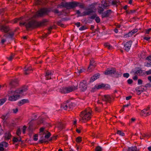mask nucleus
I'll return each mask as SVG.
<instances>
[{"label": "nucleus", "mask_w": 151, "mask_h": 151, "mask_svg": "<svg viewBox=\"0 0 151 151\" xmlns=\"http://www.w3.org/2000/svg\"><path fill=\"white\" fill-rule=\"evenodd\" d=\"M78 84L75 86H72L68 87H62L59 89V92L62 93H68L78 89Z\"/></svg>", "instance_id": "obj_6"}, {"label": "nucleus", "mask_w": 151, "mask_h": 151, "mask_svg": "<svg viewBox=\"0 0 151 151\" xmlns=\"http://www.w3.org/2000/svg\"><path fill=\"white\" fill-rule=\"evenodd\" d=\"M47 141H45V139H41L39 141V143H42L43 142H46Z\"/></svg>", "instance_id": "obj_46"}, {"label": "nucleus", "mask_w": 151, "mask_h": 151, "mask_svg": "<svg viewBox=\"0 0 151 151\" xmlns=\"http://www.w3.org/2000/svg\"><path fill=\"white\" fill-rule=\"evenodd\" d=\"M127 82L128 84H130L132 83L133 80L132 79H129L127 80Z\"/></svg>", "instance_id": "obj_50"}, {"label": "nucleus", "mask_w": 151, "mask_h": 151, "mask_svg": "<svg viewBox=\"0 0 151 151\" xmlns=\"http://www.w3.org/2000/svg\"><path fill=\"white\" fill-rule=\"evenodd\" d=\"M95 20L96 22L97 23H99L100 22V19L99 17H96Z\"/></svg>", "instance_id": "obj_43"}, {"label": "nucleus", "mask_w": 151, "mask_h": 151, "mask_svg": "<svg viewBox=\"0 0 151 151\" xmlns=\"http://www.w3.org/2000/svg\"><path fill=\"white\" fill-rule=\"evenodd\" d=\"M28 90L27 87L26 86H24L22 88L17 90V93L22 94V93L26 92Z\"/></svg>", "instance_id": "obj_17"}, {"label": "nucleus", "mask_w": 151, "mask_h": 151, "mask_svg": "<svg viewBox=\"0 0 151 151\" xmlns=\"http://www.w3.org/2000/svg\"><path fill=\"white\" fill-rule=\"evenodd\" d=\"M117 134H119L120 135L122 136H124L125 135L124 133L122 132L120 130H117Z\"/></svg>", "instance_id": "obj_34"}, {"label": "nucleus", "mask_w": 151, "mask_h": 151, "mask_svg": "<svg viewBox=\"0 0 151 151\" xmlns=\"http://www.w3.org/2000/svg\"><path fill=\"white\" fill-rule=\"evenodd\" d=\"M75 11L76 12V13L75 14H77L78 15L77 17L83 16V13L82 14L81 13L80 10H76Z\"/></svg>", "instance_id": "obj_27"}, {"label": "nucleus", "mask_w": 151, "mask_h": 151, "mask_svg": "<svg viewBox=\"0 0 151 151\" xmlns=\"http://www.w3.org/2000/svg\"><path fill=\"white\" fill-rule=\"evenodd\" d=\"M38 137V134H35L33 137V140L35 141H36L38 140L37 137Z\"/></svg>", "instance_id": "obj_38"}, {"label": "nucleus", "mask_w": 151, "mask_h": 151, "mask_svg": "<svg viewBox=\"0 0 151 151\" xmlns=\"http://www.w3.org/2000/svg\"><path fill=\"white\" fill-rule=\"evenodd\" d=\"M146 59L147 60L151 61V55L148 56Z\"/></svg>", "instance_id": "obj_64"}, {"label": "nucleus", "mask_w": 151, "mask_h": 151, "mask_svg": "<svg viewBox=\"0 0 151 151\" xmlns=\"http://www.w3.org/2000/svg\"><path fill=\"white\" fill-rule=\"evenodd\" d=\"M87 109L82 111L80 114V116L81 118L80 119V121L86 122L89 120L91 118V113Z\"/></svg>", "instance_id": "obj_4"}, {"label": "nucleus", "mask_w": 151, "mask_h": 151, "mask_svg": "<svg viewBox=\"0 0 151 151\" xmlns=\"http://www.w3.org/2000/svg\"><path fill=\"white\" fill-rule=\"evenodd\" d=\"M99 7L100 8V9H98V12L99 13L101 14V13H102L104 11V9L103 8L100 6H99Z\"/></svg>", "instance_id": "obj_36"}, {"label": "nucleus", "mask_w": 151, "mask_h": 151, "mask_svg": "<svg viewBox=\"0 0 151 151\" xmlns=\"http://www.w3.org/2000/svg\"><path fill=\"white\" fill-rule=\"evenodd\" d=\"M18 83V81L16 80L12 81L9 83L10 88H15L17 86Z\"/></svg>", "instance_id": "obj_15"}, {"label": "nucleus", "mask_w": 151, "mask_h": 151, "mask_svg": "<svg viewBox=\"0 0 151 151\" xmlns=\"http://www.w3.org/2000/svg\"><path fill=\"white\" fill-rule=\"evenodd\" d=\"M12 110L14 113L16 114L18 112V108H17L15 109H13Z\"/></svg>", "instance_id": "obj_52"}, {"label": "nucleus", "mask_w": 151, "mask_h": 151, "mask_svg": "<svg viewBox=\"0 0 151 151\" xmlns=\"http://www.w3.org/2000/svg\"><path fill=\"white\" fill-rule=\"evenodd\" d=\"M0 143L2 145L1 146H3V147H7L8 146V143L5 142H2Z\"/></svg>", "instance_id": "obj_31"}, {"label": "nucleus", "mask_w": 151, "mask_h": 151, "mask_svg": "<svg viewBox=\"0 0 151 151\" xmlns=\"http://www.w3.org/2000/svg\"><path fill=\"white\" fill-rule=\"evenodd\" d=\"M58 127L59 129H62L64 128L65 125L60 122H58Z\"/></svg>", "instance_id": "obj_24"}, {"label": "nucleus", "mask_w": 151, "mask_h": 151, "mask_svg": "<svg viewBox=\"0 0 151 151\" xmlns=\"http://www.w3.org/2000/svg\"><path fill=\"white\" fill-rule=\"evenodd\" d=\"M87 29V28L86 27L84 26H83L80 27V28H79V30L81 31H83Z\"/></svg>", "instance_id": "obj_48"}, {"label": "nucleus", "mask_w": 151, "mask_h": 151, "mask_svg": "<svg viewBox=\"0 0 151 151\" xmlns=\"http://www.w3.org/2000/svg\"><path fill=\"white\" fill-rule=\"evenodd\" d=\"M146 73L147 75L151 74V70L150 69L148 71H146Z\"/></svg>", "instance_id": "obj_58"}, {"label": "nucleus", "mask_w": 151, "mask_h": 151, "mask_svg": "<svg viewBox=\"0 0 151 151\" xmlns=\"http://www.w3.org/2000/svg\"><path fill=\"white\" fill-rule=\"evenodd\" d=\"M26 128H27V127L25 126H24L23 127V133L24 134L25 133V131H26Z\"/></svg>", "instance_id": "obj_59"}, {"label": "nucleus", "mask_w": 151, "mask_h": 151, "mask_svg": "<svg viewBox=\"0 0 151 151\" xmlns=\"http://www.w3.org/2000/svg\"><path fill=\"white\" fill-rule=\"evenodd\" d=\"M1 145H2L0 142V151H3L4 150V148L3 146H1Z\"/></svg>", "instance_id": "obj_57"}, {"label": "nucleus", "mask_w": 151, "mask_h": 151, "mask_svg": "<svg viewBox=\"0 0 151 151\" xmlns=\"http://www.w3.org/2000/svg\"><path fill=\"white\" fill-rule=\"evenodd\" d=\"M142 70H137L135 73V74H139L140 75H142Z\"/></svg>", "instance_id": "obj_33"}, {"label": "nucleus", "mask_w": 151, "mask_h": 151, "mask_svg": "<svg viewBox=\"0 0 151 151\" xmlns=\"http://www.w3.org/2000/svg\"><path fill=\"white\" fill-rule=\"evenodd\" d=\"M66 102V103H64L61 105V108L65 110H69L73 108L74 104L72 102L68 104V101H67Z\"/></svg>", "instance_id": "obj_9"}, {"label": "nucleus", "mask_w": 151, "mask_h": 151, "mask_svg": "<svg viewBox=\"0 0 151 151\" xmlns=\"http://www.w3.org/2000/svg\"><path fill=\"white\" fill-rule=\"evenodd\" d=\"M81 141V137H78L76 138V141L77 142H80Z\"/></svg>", "instance_id": "obj_39"}, {"label": "nucleus", "mask_w": 151, "mask_h": 151, "mask_svg": "<svg viewBox=\"0 0 151 151\" xmlns=\"http://www.w3.org/2000/svg\"><path fill=\"white\" fill-rule=\"evenodd\" d=\"M29 71H27V70H25L24 71V74L25 75H28L29 74Z\"/></svg>", "instance_id": "obj_62"}, {"label": "nucleus", "mask_w": 151, "mask_h": 151, "mask_svg": "<svg viewBox=\"0 0 151 151\" xmlns=\"http://www.w3.org/2000/svg\"><path fill=\"white\" fill-rule=\"evenodd\" d=\"M97 89L96 87V85L95 86L93 87L92 88V89L91 90V92H94Z\"/></svg>", "instance_id": "obj_37"}, {"label": "nucleus", "mask_w": 151, "mask_h": 151, "mask_svg": "<svg viewBox=\"0 0 151 151\" xmlns=\"http://www.w3.org/2000/svg\"><path fill=\"white\" fill-rule=\"evenodd\" d=\"M102 100L105 101L109 102H110L111 100V97L108 95H104V96L102 98Z\"/></svg>", "instance_id": "obj_21"}, {"label": "nucleus", "mask_w": 151, "mask_h": 151, "mask_svg": "<svg viewBox=\"0 0 151 151\" xmlns=\"http://www.w3.org/2000/svg\"><path fill=\"white\" fill-rule=\"evenodd\" d=\"M0 30L2 32L7 33L5 34L4 36L6 38H9L13 39V37L14 35V33L13 32H8L10 30L9 27L4 25H0Z\"/></svg>", "instance_id": "obj_3"}, {"label": "nucleus", "mask_w": 151, "mask_h": 151, "mask_svg": "<svg viewBox=\"0 0 151 151\" xmlns=\"http://www.w3.org/2000/svg\"><path fill=\"white\" fill-rule=\"evenodd\" d=\"M104 46L108 48L109 49H113V47L111 46L109 43H106L104 44Z\"/></svg>", "instance_id": "obj_28"}, {"label": "nucleus", "mask_w": 151, "mask_h": 151, "mask_svg": "<svg viewBox=\"0 0 151 151\" xmlns=\"http://www.w3.org/2000/svg\"><path fill=\"white\" fill-rule=\"evenodd\" d=\"M136 91V92H137V94L138 95H140L141 93H142V92H141L140 90H139V89H138V90H135Z\"/></svg>", "instance_id": "obj_61"}, {"label": "nucleus", "mask_w": 151, "mask_h": 151, "mask_svg": "<svg viewBox=\"0 0 151 151\" xmlns=\"http://www.w3.org/2000/svg\"><path fill=\"white\" fill-rule=\"evenodd\" d=\"M128 149V151H137V148L136 146L129 147Z\"/></svg>", "instance_id": "obj_26"}, {"label": "nucleus", "mask_w": 151, "mask_h": 151, "mask_svg": "<svg viewBox=\"0 0 151 151\" xmlns=\"http://www.w3.org/2000/svg\"><path fill=\"white\" fill-rule=\"evenodd\" d=\"M65 19L64 18H63L61 19V20L57 22V24L59 25L60 26V25H61V24H62L61 23V22L65 20Z\"/></svg>", "instance_id": "obj_41"}, {"label": "nucleus", "mask_w": 151, "mask_h": 151, "mask_svg": "<svg viewBox=\"0 0 151 151\" xmlns=\"http://www.w3.org/2000/svg\"><path fill=\"white\" fill-rule=\"evenodd\" d=\"M6 98L1 99L0 100V106L2 105L6 101Z\"/></svg>", "instance_id": "obj_32"}, {"label": "nucleus", "mask_w": 151, "mask_h": 151, "mask_svg": "<svg viewBox=\"0 0 151 151\" xmlns=\"http://www.w3.org/2000/svg\"><path fill=\"white\" fill-rule=\"evenodd\" d=\"M96 14H94V15L91 16V17H90V18L92 19H94L96 17Z\"/></svg>", "instance_id": "obj_54"}, {"label": "nucleus", "mask_w": 151, "mask_h": 151, "mask_svg": "<svg viewBox=\"0 0 151 151\" xmlns=\"http://www.w3.org/2000/svg\"><path fill=\"white\" fill-rule=\"evenodd\" d=\"M135 12V10H131L129 11L127 10H126V12L127 14H130L131 13H134Z\"/></svg>", "instance_id": "obj_40"}, {"label": "nucleus", "mask_w": 151, "mask_h": 151, "mask_svg": "<svg viewBox=\"0 0 151 151\" xmlns=\"http://www.w3.org/2000/svg\"><path fill=\"white\" fill-rule=\"evenodd\" d=\"M75 25H76L77 27H79L81 26V23L79 22H78L76 23Z\"/></svg>", "instance_id": "obj_60"}, {"label": "nucleus", "mask_w": 151, "mask_h": 151, "mask_svg": "<svg viewBox=\"0 0 151 151\" xmlns=\"http://www.w3.org/2000/svg\"><path fill=\"white\" fill-rule=\"evenodd\" d=\"M77 6H78L80 8L83 9L85 8V4L83 3L76 1L66 2L65 4L63 2H62L60 4L58 5L57 7H60V8L65 7L67 9H74Z\"/></svg>", "instance_id": "obj_2"}, {"label": "nucleus", "mask_w": 151, "mask_h": 151, "mask_svg": "<svg viewBox=\"0 0 151 151\" xmlns=\"http://www.w3.org/2000/svg\"><path fill=\"white\" fill-rule=\"evenodd\" d=\"M79 88L81 92H84L86 90L87 85L86 80H83L82 82H80L79 85Z\"/></svg>", "instance_id": "obj_11"}, {"label": "nucleus", "mask_w": 151, "mask_h": 151, "mask_svg": "<svg viewBox=\"0 0 151 151\" xmlns=\"http://www.w3.org/2000/svg\"><path fill=\"white\" fill-rule=\"evenodd\" d=\"M95 150L96 151H102V149L100 146H98L96 147L95 149Z\"/></svg>", "instance_id": "obj_35"}, {"label": "nucleus", "mask_w": 151, "mask_h": 151, "mask_svg": "<svg viewBox=\"0 0 151 151\" xmlns=\"http://www.w3.org/2000/svg\"><path fill=\"white\" fill-rule=\"evenodd\" d=\"M21 133L20 129V128H18L16 134L18 136H19L20 135Z\"/></svg>", "instance_id": "obj_44"}, {"label": "nucleus", "mask_w": 151, "mask_h": 151, "mask_svg": "<svg viewBox=\"0 0 151 151\" xmlns=\"http://www.w3.org/2000/svg\"><path fill=\"white\" fill-rule=\"evenodd\" d=\"M17 90L14 91L10 90L8 92V95L9 96V100L11 101H14L19 99L20 96L19 95H16L17 93Z\"/></svg>", "instance_id": "obj_7"}, {"label": "nucleus", "mask_w": 151, "mask_h": 151, "mask_svg": "<svg viewBox=\"0 0 151 151\" xmlns=\"http://www.w3.org/2000/svg\"><path fill=\"white\" fill-rule=\"evenodd\" d=\"M142 81L140 79H139L138 80V84L139 85H141L142 84Z\"/></svg>", "instance_id": "obj_53"}, {"label": "nucleus", "mask_w": 151, "mask_h": 151, "mask_svg": "<svg viewBox=\"0 0 151 151\" xmlns=\"http://www.w3.org/2000/svg\"><path fill=\"white\" fill-rule=\"evenodd\" d=\"M5 137L6 139L9 140L10 139L12 136L11 134L9 132H6L5 134Z\"/></svg>", "instance_id": "obj_25"}, {"label": "nucleus", "mask_w": 151, "mask_h": 151, "mask_svg": "<svg viewBox=\"0 0 151 151\" xmlns=\"http://www.w3.org/2000/svg\"><path fill=\"white\" fill-rule=\"evenodd\" d=\"M29 125V127L28 128V130H29V132H32L34 130V128L33 127V123L32 122L30 121L28 124Z\"/></svg>", "instance_id": "obj_20"}, {"label": "nucleus", "mask_w": 151, "mask_h": 151, "mask_svg": "<svg viewBox=\"0 0 151 151\" xmlns=\"http://www.w3.org/2000/svg\"><path fill=\"white\" fill-rule=\"evenodd\" d=\"M138 29H134L132 30L131 32H129L127 35L125 36H128V37L131 36L132 35H133L134 34L137 32L138 31Z\"/></svg>", "instance_id": "obj_23"}, {"label": "nucleus", "mask_w": 151, "mask_h": 151, "mask_svg": "<svg viewBox=\"0 0 151 151\" xmlns=\"http://www.w3.org/2000/svg\"><path fill=\"white\" fill-rule=\"evenodd\" d=\"M151 31V28H149L147 30H146L145 31V34H149V32Z\"/></svg>", "instance_id": "obj_56"}, {"label": "nucleus", "mask_w": 151, "mask_h": 151, "mask_svg": "<svg viewBox=\"0 0 151 151\" xmlns=\"http://www.w3.org/2000/svg\"><path fill=\"white\" fill-rule=\"evenodd\" d=\"M52 12H54L55 14H58L59 13V11L57 9H54L52 10Z\"/></svg>", "instance_id": "obj_51"}, {"label": "nucleus", "mask_w": 151, "mask_h": 151, "mask_svg": "<svg viewBox=\"0 0 151 151\" xmlns=\"http://www.w3.org/2000/svg\"><path fill=\"white\" fill-rule=\"evenodd\" d=\"M50 12V11L46 8L41 9L36 13V16L38 17H42L44 15L47 14Z\"/></svg>", "instance_id": "obj_10"}, {"label": "nucleus", "mask_w": 151, "mask_h": 151, "mask_svg": "<svg viewBox=\"0 0 151 151\" xmlns=\"http://www.w3.org/2000/svg\"><path fill=\"white\" fill-rule=\"evenodd\" d=\"M146 88H147L148 87H151V85L150 83H147L145 84V86H144Z\"/></svg>", "instance_id": "obj_49"}, {"label": "nucleus", "mask_w": 151, "mask_h": 151, "mask_svg": "<svg viewBox=\"0 0 151 151\" xmlns=\"http://www.w3.org/2000/svg\"><path fill=\"white\" fill-rule=\"evenodd\" d=\"M142 86H139L137 87L136 88L135 90H138V89H139L140 90L141 92H143L145 90L144 88L142 87Z\"/></svg>", "instance_id": "obj_29"}, {"label": "nucleus", "mask_w": 151, "mask_h": 151, "mask_svg": "<svg viewBox=\"0 0 151 151\" xmlns=\"http://www.w3.org/2000/svg\"><path fill=\"white\" fill-rule=\"evenodd\" d=\"M104 3L102 4L101 6H103L104 8L105 9H106V8L109 6V5L106 2V0H104Z\"/></svg>", "instance_id": "obj_30"}, {"label": "nucleus", "mask_w": 151, "mask_h": 151, "mask_svg": "<svg viewBox=\"0 0 151 151\" xmlns=\"http://www.w3.org/2000/svg\"><path fill=\"white\" fill-rule=\"evenodd\" d=\"M23 18L22 17L19 18H16L14 20V23H16L18 21H20L19 25L20 26L24 25L27 29L30 28L34 29L40 26L44 25L45 23L47 22V21L45 19L43 20L42 22H38L35 20L32 19L29 21L27 23L26 22L22 23L21 22V21Z\"/></svg>", "instance_id": "obj_1"}, {"label": "nucleus", "mask_w": 151, "mask_h": 151, "mask_svg": "<svg viewBox=\"0 0 151 151\" xmlns=\"http://www.w3.org/2000/svg\"><path fill=\"white\" fill-rule=\"evenodd\" d=\"M64 12H65L64 10H63L62 11L59 12V13H58V16H60L63 14V13Z\"/></svg>", "instance_id": "obj_55"}, {"label": "nucleus", "mask_w": 151, "mask_h": 151, "mask_svg": "<svg viewBox=\"0 0 151 151\" xmlns=\"http://www.w3.org/2000/svg\"><path fill=\"white\" fill-rule=\"evenodd\" d=\"M29 102V101L28 99H23L18 102L17 105L20 106L27 103Z\"/></svg>", "instance_id": "obj_19"}, {"label": "nucleus", "mask_w": 151, "mask_h": 151, "mask_svg": "<svg viewBox=\"0 0 151 151\" xmlns=\"http://www.w3.org/2000/svg\"><path fill=\"white\" fill-rule=\"evenodd\" d=\"M96 87L98 89H101L103 88H104L105 89H107L109 88L110 86L108 84L102 83L96 86Z\"/></svg>", "instance_id": "obj_16"}, {"label": "nucleus", "mask_w": 151, "mask_h": 151, "mask_svg": "<svg viewBox=\"0 0 151 151\" xmlns=\"http://www.w3.org/2000/svg\"><path fill=\"white\" fill-rule=\"evenodd\" d=\"M132 41L130 40L127 42L124 45V49L127 51H128L130 48Z\"/></svg>", "instance_id": "obj_13"}, {"label": "nucleus", "mask_w": 151, "mask_h": 151, "mask_svg": "<svg viewBox=\"0 0 151 151\" xmlns=\"http://www.w3.org/2000/svg\"><path fill=\"white\" fill-rule=\"evenodd\" d=\"M97 3H94L91 5V7L90 8L86 9H85L87 11H84L83 12V16L91 15L92 14H93L94 13L93 9L95 8V5Z\"/></svg>", "instance_id": "obj_8"}, {"label": "nucleus", "mask_w": 151, "mask_h": 151, "mask_svg": "<svg viewBox=\"0 0 151 151\" xmlns=\"http://www.w3.org/2000/svg\"><path fill=\"white\" fill-rule=\"evenodd\" d=\"M96 63L94 59L92 58L90 60V62L89 66L88 67V70H90L92 68H94L96 66Z\"/></svg>", "instance_id": "obj_12"}, {"label": "nucleus", "mask_w": 151, "mask_h": 151, "mask_svg": "<svg viewBox=\"0 0 151 151\" xmlns=\"http://www.w3.org/2000/svg\"><path fill=\"white\" fill-rule=\"evenodd\" d=\"M129 76V74L128 73H124L123 74V76L124 78H128Z\"/></svg>", "instance_id": "obj_42"}, {"label": "nucleus", "mask_w": 151, "mask_h": 151, "mask_svg": "<svg viewBox=\"0 0 151 151\" xmlns=\"http://www.w3.org/2000/svg\"><path fill=\"white\" fill-rule=\"evenodd\" d=\"M112 12L111 9H109L102 13V18L108 17Z\"/></svg>", "instance_id": "obj_14"}, {"label": "nucleus", "mask_w": 151, "mask_h": 151, "mask_svg": "<svg viewBox=\"0 0 151 151\" xmlns=\"http://www.w3.org/2000/svg\"><path fill=\"white\" fill-rule=\"evenodd\" d=\"M104 73L105 75H113L114 77L118 78L119 76H121L122 74L121 73L116 71V69L114 68H107V69L104 72Z\"/></svg>", "instance_id": "obj_5"}, {"label": "nucleus", "mask_w": 151, "mask_h": 151, "mask_svg": "<svg viewBox=\"0 0 151 151\" xmlns=\"http://www.w3.org/2000/svg\"><path fill=\"white\" fill-rule=\"evenodd\" d=\"M51 134V133L50 132H48L47 134L45 136V138L46 139L48 138L50 136Z\"/></svg>", "instance_id": "obj_45"}, {"label": "nucleus", "mask_w": 151, "mask_h": 151, "mask_svg": "<svg viewBox=\"0 0 151 151\" xmlns=\"http://www.w3.org/2000/svg\"><path fill=\"white\" fill-rule=\"evenodd\" d=\"M147 65L148 67L151 66V61H150L147 63Z\"/></svg>", "instance_id": "obj_63"}, {"label": "nucleus", "mask_w": 151, "mask_h": 151, "mask_svg": "<svg viewBox=\"0 0 151 151\" xmlns=\"http://www.w3.org/2000/svg\"><path fill=\"white\" fill-rule=\"evenodd\" d=\"M100 75V74L99 73H97L95 74L92 77H91L89 82H91L94 81L96 79L99 78Z\"/></svg>", "instance_id": "obj_18"}, {"label": "nucleus", "mask_w": 151, "mask_h": 151, "mask_svg": "<svg viewBox=\"0 0 151 151\" xmlns=\"http://www.w3.org/2000/svg\"><path fill=\"white\" fill-rule=\"evenodd\" d=\"M52 75H53V74L49 70L46 71L45 75L46 79L47 80L50 79L51 78V76Z\"/></svg>", "instance_id": "obj_22"}, {"label": "nucleus", "mask_w": 151, "mask_h": 151, "mask_svg": "<svg viewBox=\"0 0 151 151\" xmlns=\"http://www.w3.org/2000/svg\"><path fill=\"white\" fill-rule=\"evenodd\" d=\"M12 141L14 143L17 142H18V138L17 137H14L12 139Z\"/></svg>", "instance_id": "obj_47"}]
</instances>
